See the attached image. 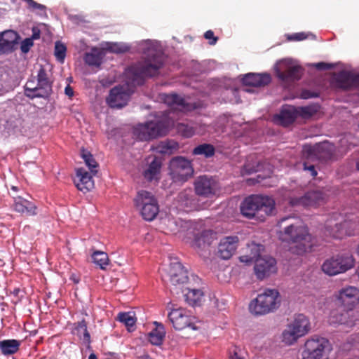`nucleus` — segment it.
<instances>
[{"instance_id": "obj_20", "label": "nucleus", "mask_w": 359, "mask_h": 359, "mask_svg": "<svg viewBox=\"0 0 359 359\" xmlns=\"http://www.w3.org/2000/svg\"><path fill=\"white\" fill-rule=\"evenodd\" d=\"M340 307L354 309L359 301V290L352 286L341 289L337 297Z\"/></svg>"}, {"instance_id": "obj_14", "label": "nucleus", "mask_w": 359, "mask_h": 359, "mask_svg": "<svg viewBox=\"0 0 359 359\" xmlns=\"http://www.w3.org/2000/svg\"><path fill=\"white\" fill-rule=\"evenodd\" d=\"M331 85L338 89L348 90L359 86V74L342 70L335 74L332 79Z\"/></svg>"}, {"instance_id": "obj_16", "label": "nucleus", "mask_w": 359, "mask_h": 359, "mask_svg": "<svg viewBox=\"0 0 359 359\" xmlns=\"http://www.w3.org/2000/svg\"><path fill=\"white\" fill-rule=\"evenodd\" d=\"M130 97L128 87L118 86L110 90L107 102L111 108H122L127 104Z\"/></svg>"}, {"instance_id": "obj_27", "label": "nucleus", "mask_w": 359, "mask_h": 359, "mask_svg": "<svg viewBox=\"0 0 359 359\" xmlns=\"http://www.w3.org/2000/svg\"><path fill=\"white\" fill-rule=\"evenodd\" d=\"M13 208L16 212L26 214L29 216L36 215V206L33 203L22 197L15 198Z\"/></svg>"}, {"instance_id": "obj_60", "label": "nucleus", "mask_w": 359, "mask_h": 359, "mask_svg": "<svg viewBox=\"0 0 359 359\" xmlns=\"http://www.w3.org/2000/svg\"><path fill=\"white\" fill-rule=\"evenodd\" d=\"M316 67L320 69H330L331 67L329 64H327L325 62H319L316 65Z\"/></svg>"}, {"instance_id": "obj_35", "label": "nucleus", "mask_w": 359, "mask_h": 359, "mask_svg": "<svg viewBox=\"0 0 359 359\" xmlns=\"http://www.w3.org/2000/svg\"><path fill=\"white\" fill-rule=\"evenodd\" d=\"M157 202L154 195L145 190H141L137 192L136 197L134 199L135 205L140 209L145 204Z\"/></svg>"}, {"instance_id": "obj_45", "label": "nucleus", "mask_w": 359, "mask_h": 359, "mask_svg": "<svg viewBox=\"0 0 359 359\" xmlns=\"http://www.w3.org/2000/svg\"><path fill=\"white\" fill-rule=\"evenodd\" d=\"M282 337L283 341L287 345L294 344L299 338L301 337L290 325H288L286 329L283 331Z\"/></svg>"}, {"instance_id": "obj_40", "label": "nucleus", "mask_w": 359, "mask_h": 359, "mask_svg": "<svg viewBox=\"0 0 359 359\" xmlns=\"http://www.w3.org/2000/svg\"><path fill=\"white\" fill-rule=\"evenodd\" d=\"M178 202L184 207H191L194 204V195L191 189H187L179 193Z\"/></svg>"}, {"instance_id": "obj_15", "label": "nucleus", "mask_w": 359, "mask_h": 359, "mask_svg": "<svg viewBox=\"0 0 359 359\" xmlns=\"http://www.w3.org/2000/svg\"><path fill=\"white\" fill-rule=\"evenodd\" d=\"M168 319L177 330H182L186 327L195 329L191 316L188 315L184 309H171L168 313Z\"/></svg>"}, {"instance_id": "obj_36", "label": "nucleus", "mask_w": 359, "mask_h": 359, "mask_svg": "<svg viewBox=\"0 0 359 359\" xmlns=\"http://www.w3.org/2000/svg\"><path fill=\"white\" fill-rule=\"evenodd\" d=\"M209 232L207 231H203L201 233H197L194 236V239L192 242V247L197 250H208L210 242L208 239Z\"/></svg>"}, {"instance_id": "obj_64", "label": "nucleus", "mask_w": 359, "mask_h": 359, "mask_svg": "<svg viewBox=\"0 0 359 359\" xmlns=\"http://www.w3.org/2000/svg\"><path fill=\"white\" fill-rule=\"evenodd\" d=\"M354 340H355L356 342L359 343V334H358V335L355 337V339H354Z\"/></svg>"}, {"instance_id": "obj_62", "label": "nucleus", "mask_w": 359, "mask_h": 359, "mask_svg": "<svg viewBox=\"0 0 359 359\" xmlns=\"http://www.w3.org/2000/svg\"><path fill=\"white\" fill-rule=\"evenodd\" d=\"M88 359H97V358L95 353H92L88 356Z\"/></svg>"}, {"instance_id": "obj_19", "label": "nucleus", "mask_w": 359, "mask_h": 359, "mask_svg": "<svg viewBox=\"0 0 359 359\" xmlns=\"http://www.w3.org/2000/svg\"><path fill=\"white\" fill-rule=\"evenodd\" d=\"M20 37L18 32L8 29L0 32V55L9 54L18 48Z\"/></svg>"}, {"instance_id": "obj_59", "label": "nucleus", "mask_w": 359, "mask_h": 359, "mask_svg": "<svg viewBox=\"0 0 359 359\" xmlns=\"http://www.w3.org/2000/svg\"><path fill=\"white\" fill-rule=\"evenodd\" d=\"M65 94L69 96V97H72L73 95H74V90H73V88L69 86V85H67L66 87H65Z\"/></svg>"}, {"instance_id": "obj_10", "label": "nucleus", "mask_w": 359, "mask_h": 359, "mask_svg": "<svg viewBox=\"0 0 359 359\" xmlns=\"http://www.w3.org/2000/svg\"><path fill=\"white\" fill-rule=\"evenodd\" d=\"M302 153L306 161H325L332 157L333 146L325 142L314 146L304 145Z\"/></svg>"}, {"instance_id": "obj_52", "label": "nucleus", "mask_w": 359, "mask_h": 359, "mask_svg": "<svg viewBox=\"0 0 359 359\" xmlns=\"http://www.w3.org/2000/svg\"><path fill=\"white\" fill-rule=\"evenodd\" d=\"M34 43L32 39L27 38L21 42L20 49L24 53L29 52L30 48L33 46Z\"/></svg>"}, {"instance_id": "obj_63", "label": "nucleus", "mask_w": 359, "mask_h": 359, "mask_svg": "<svg viewBox=\"0 0 359 359\" xmlns=\"http://www.w3.org/2000/svg\"><path fill=\"white\" fill-rule=\"evenodd\" d=\"M140 359H152L149 355L145 354L140 357Z\"/></svg>"}, {"instance_id": "obj_43", "label": "nucleus", "mask_w": 359, "mask_h": 359, "mask_svg": "<svg viewBox=\"0 0 359 359\" xmlns=\"http://www.w3.org/2000/svg\"><path fill=\"white\" fill-rule=\"evenodd\" d=\"M187 292L184 294L186 302L191 306H195L199 302L203 296V293L198 289H187Z\"/></svg>"}, {"instance_id": "obj_47", "label": "nucleus", "mask_w": 359, "mask_h": 359, "mask_svg": "<svg viewBox=\"0 0 359 359\" xmlns=\"http://www.w3.org/2000/svg\"><path fill=\"white\" fill-rule=\"evenodd\" d=\"M34 78L29 79L25 86V95L30 99L39 97V96L34 95L40 93L38 83H36V85H35Z\"/></svg>"}, {"instance_id": "obj_57", "label": "nucleus", "mask_w": 359, "mask_h": 359, "mask_svg": "<svg viewBox=\"0 0 359 359\" xmlns=\"http://www.w3.org/2000/svg\"><path fill=\"white\" fill-rule=\"evenodd\" d=\"M263 178L260 177V175H258L257 178H249L246 180V182L248 185H254L257 183L260 182V180H262Z\"/></svg>"}, {"instance_id": "obj_9", "label": "nucleus", "mask_w": 359, "mask_h": 359, "mask_svg": "<svg viewBox=\"0 0 359 359\" xmlns=\"http://www.w3.org/2000/svg\"><path fill=\"white\" fill-rule=\"evenodd\" d=\"M170 174L174 182H184L193 176L191 161L183 156L172 158L169 164Z\"/></svg>"}, {"instance_id": "obj_1", "label": "nucleus", "mask_w": 359, "mask_h": 359, "mask_svg": "<svg viewBox=\"0 0 359 359\" xmlns=\"http://www.w3.org/2000/svg\"><path fill=\"white\" fill-rule=\"evenodd\" d=\"M285 224L278 232V238L283 242L292 243L289 251L297 255H302L310 251L313 246V237L308 227L299 219L283 217L279 221L280 226Z\"/></svg>"}, {"instance_id": "obj_30", "label": "nucleus", "mask_w": 359, "mask_h": 359, "mask_svg": "<svg viewBox=\"0 0 359 359\" xmlns=\"http://www.w3.org/2000/svg\"><path fill=\"white\" fill-rule=\"evenodd\" d=\"M161 168V161L156 156L152 158L151 161H148V168L144 171V178L151 182L158 178Z\"/></svg>"}, {"instance_id": "obj_48", "label": "nucleus", "mask_w": 359, "mask_h": 359, "mask_svg": "<svg viewBox=\"0 0 359 359\" xmlns=\"http://www.w3.org/2000/svg\"><path fill=\"white\" fill-rule=\"evenodd\" d=\"M92 258L94 263L99 266L102 269H104L109 264L108 255L104 252L95 251L92 255Z\"/></svg>"}, {"instance_id": "obj_56", "label": "nucleus", "mask_w": 359, "mask_h": 359, "mask_svg": "<svg viewBox=\"0 0 359 359\" xmlns=\"http://www.w3.org/2000/svg\"><path fill=\"white\" fill-rule=\"evenodd\" d=\"M301 96L304 99H309V98H311V97H318V94L315 93H312L310 90H305L302 91Z\"/></svg>"}, {"instance_id": "obj_33", "label": "nucleus", "mask_w": 359, "mask_h": 359, "mask_svg": "<svg viewBox=\"0 0 359 359\" xmlns=\"http://www.w3.org/2000/svg\"><path fill=\"white\" fill-rule=\"evenodd\" d=\"M20 346V341L16 339H4L0 341V350L3 355H10L17 353Z\"/></svg>"}, {"instance_id": "obj_8", "label": "nucleus", "mask_w": 359, "mask_h": 359, "mask_svg": "<svg viewBox=\"0 0 359 359\" xmlns=\"http://www.w3.org/2000/svg\"><path fill=\"white\" fill-rule=\"evenodd\" d=\"M168 124L164 121H149L137 125L133 130L134 135L141 141H147L165 135Z\"/></svg>"}, {"instance_id": "obj_21", "label": "nucleus", "mask_w": 359, "mask_h": 359, "mask_svg": "<svg viewBox=\"0 0 359 359\" xmlns=\"http://www.w3.org/2000/svg\"><path fill=\"white\" fill-rule=\"evenodd\" d=\"M238 237L226 236L222 238L218 245L217 254L223 259H229L236 252L238 247Z\"/></svg>"}, {"instance_id": "obj_41", "label": "nucleus", "mask_w": 359, "mask_h": 359, "mask_svg": "<svg viewBox=\"0 0 359 359\" xmlns=\"http://www.w3.org/2000/svg\"><path fill=\"white\" fill-rule=\"evenodd\" d=\"M179 148V144L174 140H166L159 143L157 150L163 154H172Z\"/></svg>"}, {"instance_id": "obj_54", "label": "nucleus", "mask_w": 359, "mask_h": 359, "mask_svg": "<svg viewBox=\"0 0 359 359\" xmlns=\"http://www.w3.org/2000/svg\"><path fill=\"white\" fill-rule=\"evenodd\" d=\"M204 37L205 39L209 40L208 43L210 45H215L218 38L217 36H215L214 32L212 30H208L204 34Z\"/></svg>"}, {"instance_id": "obj_22", "label": "nucleus", "mask_w": 359, "mask_h": 359, "mask_svg": "<svg viewBox=\"0 0 359 359\" xmlns=\"http://www.w3.org/2000/svg\"><path fill=\"white\" fill-rule=\"evenodd\" d=\"M358 316L353 309L340 307L339 310L336 312H332L331 318L332 323H336L341 325H346L348 327H352L357 320Z\"/></svg>"}, {"instance_id": "obj_13", "label": "nucleus", "mask_w": 359, "mask_h": 359, "mask_svg": "<svg viewBox=\"0 0 359 359\" xmlns=\"http://www.w3.org/2000/svg\"><path fill=\"white\" fill-rule=\"evenodd\" d=\"M196 194L202 197L211 198L219 192L220 186L212 177L199 176L194 182Z\"/></svg>"}, {"instance_id": "obj_18", "label": "nucleus", "mask_w": 359, "mask_h": 359, "mask_svg": "<svg viewBox=\"0 0 359 359\" xmlns=\"http://www.w3.org/2000/svg\"><path fill=\"white\" fill-rule=\"evenodd\" d=\"M36 83H38L39 92L36 96L39 98H48L53 93V80L50 78L46 68L40 65L36 76Z\"/></svg>"}, {"instance_id": "obj_53", "label": "nucleus", "mask_w": 359, "mask_h": 359, "mask_svg": "<svg viewBox=\"0 0 359 359\" xmlns=\"http://www.w3.org/2000/svg\"><path fill=\"white\" fill-rule=\"evenodd\" d=\"M307 38V35L304 32L288 34L287 39L288 41H302Z\"/></svg>"}, {"instance_id": "obj_25", "label": "nucleus", "mask_w": 359, "mask_h": 359, "mask_svg": "<svg viewBox=\"0 0 359 359\" xmlns=\"http://www.w3.org/2000/svg\"><path fill=\"white\" fill-rule=\"evenodd\" d=\"M164 102L172 109L186 112L194 109L195 107L191 104L187 103L186 100L177 94L165 95Z\"/></svg>"}, {"instance_id": "obj_31", "label": "nucleus", "mask_w": 359, "mask_h": 359, "mask_svg": "<svg viewBox=\"0 0 359 359\" xmlns=\"http://www.w3.org/2000/svg\"><path fill=\"white\" fill-rule=\"evenodd\" d=\"M104 53L102 50L93 48L90 52L85 53L83 60L86 65L97 67L101 65Z\"/></svg>"}, {"instance_id": "obj_17", "label": "nucleus", "mask_w": 359, "mask_h": 359, "mask_svg": "<svg viewBox=\"0 0 359 359\" xmlns=\"http://www.w3.org/2000/svg\"><path fill=\"white\" fill-rule=\"evenodd\" d=\"M165 278L174 285H180L187 282L188 272L179 262H172L166 271Z\"/></svg>"}, {"instance_id": "obj_29", "label": "nucleus", "mask_w": 359, "mask_h": 359, "mask_svg": "<svg viewBox=\"0 0 359 359\" xmlns=\"http://www.w3.org/2000/svg\"><path fill=\"white\" fill-rule=\"evenodd\" d=\"M290 325L301 337L306 334L310 330L309 320L303 314L297 315L292 323Z\"/></svg>"}, {"instance_id": "obj_39", "label": "nucleus", "mask_w": 359, "mask_h": 359, "mask_svg": "<svg viewBox=\"0 0 359 359\" xmlns=\"http://www.w3.org/2000/svg\"><path fill=\"white\" fill-rule=\"evenodd\" d=\"M215 154V147L208 143L201 144L192 150V154L194 156H203L206 158L212 157Z\"/></svg>"}, {"instance_id": "obj_7", "label": "nucleus", "mask_w": 359, "mask_h": 359, "mask_svg": "<svg viewBox=\"0 0 359 359\" xmlns=\"http://www.w3.org/2000/svg\"><path fill=\"white\" fill-rule=\"evenodd\" d=\"M239 259L241 262L246 264L255 262V273L259 280H263L277 271L276 261L271 256H261L256 253L253 256L243 255Z\"/></svg>"}, {"instance_id": "obj_3", "label": "nucleus", "mask_w": 359, "mask_h": 359, "mask_svg": "<svg viewBox=\"0 0 359 359\" xmlns=\"http://www.w3.org/2000/svg\"><path fill=\"white\" fill-rule=\"evenodd\" d=\"M275 201L267 196L252 194L246 197L241 204V214L248 219L263 222L275 212Z\"/></svg>"}, {"instance_id": "obj_50", "label": "nucleus", "mask_w": 359, "mask_h": 359, "mask_svg": "<svg viewBox=\"0 0 359 359\" xmlns=\"http://www.w3.org/2000/svg\"><path fill=\"white\" fill-rule=\"evenodd\" d=\"M67 48L66 46L62 43L60 41H57L55 44V56L56 59L60 62H63L65 57L66 56Z\"/></svg>"}, {"instance_id": "obj_24", "label": "nucleus", "mask_w": 359, "mask_h": 359, "mask_svg": "<svg viewBox=\"0 0 359 359\" xmlns=\"http://www.w3.org/2000/svg\"><path fill=\"white\" fill-rule=\"evenodd\" d=\"M74 182L77 189L83 193L89 191L94 187L92 175L82 168L76 170V176Z\"/></svg>"}, {"instance_id": "obj_61", "label": "nucleus", "mask_w": 359, "mask_h": 359, "mask_svg": "<svg viewBox=\"0 0 359 359\" xmlns=\"http://www.w3.org/2000/svg\"><path fill=\"white\" fill-rule=\"evenodd\" d=\"M229 359H243V358L240 357L237 352L234 351L233 353H230Z\"/></svg>"}, {"instance_id": "obj_51", "label": "nucleus", "mask_w": 359, "mask_h": 359, "mask_svg": "<svg viewBox=\"0 0 359 359\" xmlns=\"http://www.w3.org/2000/svg\"><path fill=\"white\" fill-rule=\"evenodd\" d=\"M107 49L114 53H126L129 50V48L123 44L114 43L109 44Z\"/></svg>"}, {"instance_id": "obj_5", "label": "nucleus", "mask_w": 359, "mask_h": 359, "mask_svg": "<svg viewBox=\"0 0 359 359\" xmlns=\"http://www.w3.org/2000/svg\"><path fill=\"white\" fill-rule=\"evenodd\" d=\"M280 303L278 291L275 289H266L251 302L250 310L255 315H264L278 309Z\"/></svg>"}, {"instance_id": "obj_44", "label": "nucleus", "mask_w": 359, "mask_h": 359, "mask_svg": "<svg viewBox=\"0 0 359 359\" xmlns=\"http://www.w3.org/2000/svg\"><path fill=\"white\" fill-rule=\"evenodd\" d=\"M116 319L123 323L129 331H130V327H134L136 323L135 314L131 312H121L118 314Z\"/></svg>"}, {"instance_id": "obj_2", "label": "nucleus", "mask_w": 359, "mask_h": 359, "mask_svg": "<svg viewBox=\"0 0 359 359\" xmlns=\"http://www.w3.org/2000/svg\"><path fill=\"white\" fill-rule=\"evenodd\" d=\"M145 54L142 61L130 66L126 71L127 79L134 86H141L146 77L157 75L164 63L165 56L159 50L149 48Z\"/></svg>"}, {"instance_id": "obj_37", "label": "nucleus", "mask_w": 359, "mask_h": 359, "mask_svg": "<svg viewBox=\"0 0 359 359\" xmlns=\"http://www.w3.org/2000/svg\"><path fill=\"white\" fill-rule=\"evenodd\" d=\"M74 329L79 337L83 340V343L90 346L91 343L90 335L87 329V323L85 319L74 324Z\"/></svg>"}, {"instance_id": "obj_28", "label": "nucleus", "mask_w": 359, "mask_h": 359, "mask_svg": "<svg viewBox=\"0 0 359 359\" xmlns=\"http://www.w3.org/2000/svg\"><path fill=\"white\" fill-rule=\"evenodd\" d=\"M297 117V107L291 105L283 107L280 114L278 115L280 124L283 126H287L292 124Z\"/></svg>"}, {"instance_id": "obj_49", "label": "nucleus", "mask_w": 359, "mask_h": 359, "mask_svg": "<svg viewBox=\"0 0 359 359\" xmlns=\"http://www.w3.org/2000/svg\"><path fill=\"white\" fill-rule=\"evenodd\" d=\"M176 128L178 133L187 138L192 137L195 133L194 127L187 123H180Z\"/></svg>"}, {"instance_id": "obj_6", "label": "nucleus", "mask_w": 359, "mask_h": 359, "mask_svg": "<svg viewBox=\"0 0 359 359\" xmlns=\"http://www.w3.org/2000/svg\"><path fill=\"white\" fill-rule=\"evenodd\" d=\"M355 259L347 252L339 253L327 259L322 265L323 271L329 276L343 273L354 267Z\"/></svg>"}, {"instance_id": "obj_4", "label": "nucleus", "mask_w": 359, "mask_h": 359, "mask_svg": "<svg viewBox=\"0 0 359 359\" xmlns=\"http://www.w3.org/2000/svg\"><path fill=\"white\" fill-rule=\"evenodd\" d=\"M332 351V344L327 338L314 335L304 342L302 359H330Z\"/></svg>"}, {"instance_id": "obj_23", "label": "nucleus", "mask_w": 359, "mask_h": 359, "mask_svg": "<svg viewBox=\"0 0 359 359\" xmlns=\"http://www.w3.org/2000/svg\"><path fill=\"white\" fill-rule=\"evenodd\" d=\"M348 224L346 221L338 223L332 219H328L325 226V234L334 238L341 239L344 236L349 235L346 229Z\"/></svg>"}, {"instance_id": "obj_42", "label": "nucleus", "mask_w": 359, "mask_h": 359, "mask_svg": "<svg viewBox=\"0 0 359 359\" xmlns=\"http://www.w3.org/2000/svg\"><path fill=\"white\" fill-rule=\"evenodd\" d=\"M320 109V106L317 104H313L304 107H297L298 116L304 118H309L316 114Z\"/></svg>"}, {"instance_id": "obj_46", "label": "nucleus", "mask_w": 359, "mask_h": 359, "mask_svg": "<svg viewBox=\"0 0 359 359\" xmlns=\"http://www.w3.org/2000/svg\"><path fill=\"white\" fill-rule=\"evenodd\" d=\"M81 155L85 163L90 170V172L94 175L97 173V170L96 168H97L98 164L90 152L85 149H82L81 151Z\"/></svg>"}, {"instance_id": "obj_58", "label": "nucleus", "mask_w": 359, "mask_h": 359, "mask_svg": "<svg viewBox=\"0 0 359 359\" xmlns=\"http://www.w3.org/2000/svg\"><path fill=\"white\" fill-rule=\"evenodd\" d=\"M32 38L33 39H38L40 37V30L37 28L34 27L32 29Z\"/></svg>"}, {"instance_id": "obj_11", "label": "nucleus", "mask_w": 359, "mask_h": 359, "mask_svg": "<svg viewBox=\"0 0 359 359\" xmlns=\"http://www.w3.org/2000/svg\"><path fill=\"white\" fill-rule=\"evenodd\" d=\"M276 76L283 81H295L301 79L303 69L299 65H294L287 60L279 61L275 67Z\"/></svg>"}, {"instance_id": "obj_38", "label": "nucleus", "mask_w": 359, "mask_h": 359, "mask_svg": "<svg viewBox=\"0 0 359 359\" xmlns=\"http://www.w3.org/2000/svg\"><path fill=\"white\" fill-rule=\"evenodd\" d=\"M139 210H140L142 217L147 221L153 220L159 212V208L157 202L145 204Z\"/></svg>"}, {"instance_id": "obj_26", "label": "nucleus", "mask_w": 359, "mask_h": 359, "mask_svg": "<svg viewBox=\"0 0 359 359\" xmlns=\"http://www.w3.org/2000/svg\"><path fill=\"white\" fill-rule=\"evenodd\" d=\"M243 83L249 86H264L271 82V76L268 74L249 73L242 79Z\"/></svg>"}, {"instance_id": "obj_34", "label": "nucleus", "mask_w": 359, "mask_h": 359, "mask_svg": "<svg viewBox=\"0 0 359 359\" xmlns=\"http://www.w3.org/2000/svg\"><path fill=\"white\" fill-rule=\"evenodd\" d=\"M156 327L149 334V340L154 345L162 344L165 335V328L163 324L154 322Z\"/></svg>"}, {"instance_id": "obj_55", "label": "nucleus", "mask_w": 359, "mask_h": 359, "mask_svg": "<svg viewBox=\"0 0 359 359\" xmlns=\"http://www.w3.org/2000/svg\"><path fill=\"white\" fill-rule=\"evenodd\" d=\"M309 161H307L304 163V169L305 170H309L311 175L314 177L317 175V171L315 169L314 165H309Z\"/></svg>"}, {"instance_id": "obj_12", "label": "nucleus", "mask_w": 359, "mask_h": 359, "mask_svg": "<svg viewBox=\"0 0 359 359\" xmlns=\"http://www.w3.org/2000/svg\"><path fill=\"white\" fill-rule=\"evenodd\" d=\"M325 202V195L320 190L307 191L301 197H293L289 199L292 207L316 208Z\"/></svg>"}, {"instance_id": "obj_32", "label": "nucleus", "mask_w": 359, "mask_h": 359, "mask_svg": "<svg viewBox=\"0 0 359 359\" xmlns=\"http://www.w3.org/2000/svg\"><path fill=\"white\" fill-rule=\"evenodd\" d=\"M262 167L260 161L257 159L255 155H250L248 157L241 172L242 175H251L260 170Z\"/></svg>"}]
</instances>
